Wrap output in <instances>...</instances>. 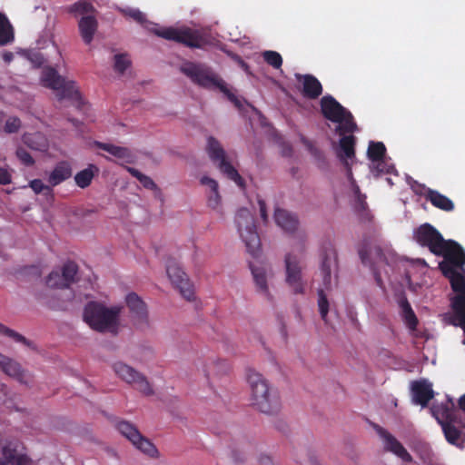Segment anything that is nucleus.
Returning a JSON list of instances; mask_svg holds the SVG:
<instances>
[{
	"label": "nucleus",
	"mask_w": 465,
	"mask_h": 465,
	"mask_svg": "<svg viewBox=\"0 0 465 465\" xmlns=\"http://www.w3.org/2000/svg\"><path fill=\"white\" fill-rule=\"evenodd\" d=\"M127 307L132 316L138 321L147 320V308L143 301L134 292L127 294L125 298Z\"/></svg>",
	"instance_id": "27"
},
{
	"label": "nucleus",
	"mask_w": 465,
	"mask_h": 465,
	"mask_svg": "<svg viewBox=\"0 0 465 465\" xmlns=\"http://www.w3.org/2000/svg\"><path fill=\"white\" fill-rule=\"evenodd\" d=\"M112 369L119 379L132 385L143 395L150 396L153 394V390L147 378L134 367L123 361H116L113 363Z\"/></svg>",
	"instance_id": "10"
},
{
	"label": "nucleus",
	"mask_w": 465,
	"mask_h": 465,
	"mask_svg": "<svg viewBox=\"0 0 465 465\" xmlns=\"http://www.w3.org/2000/svg\"><path fill=\"white\" fill-rule=\"evenodd\" d=\"M374 168L378 173H391L395 170L394 166L387 163L384 159L381 162H374Z\"/></svg>",
	"instance_id": "51"
},
{
	"label": "nucleus",
	"mask_w": 465,
	"mask_h": 465,
	"mask_svg": "<svg viewBox=\"0 0 465 465\" xmlns=\"http://www.w3.org/2000/svg\"><path fill=\"white\" fill-rule=\"evenodd\" d=\"M73 175V167L70 162L63 160L58 162L47 176V183L52 188L70 179Z\"/></svg>",
	"instance_id": "22"
},
{
	"label": "nucleus",
	"mask_w": 465,
	"mask_h": 465,
	"mask_svg": "<svg viewBox=\"0 0 465 465\" xmlns=\"http://www.w3.org/2000/svg\"><path fill=\"white\" fill-rule=\"evenodd\" d=\"M458 405L459 410L465 412V394L459 399Z\"/></svg>",
	"instance_id": "58"
},
{
	"label": "nucleus",
	"mask_w": 465,
	"mask_h": 465,
	"mask_svg": "<svg viewBox=\"0 0 465 465\" xmlns=\"http://www.w3.org/2000/svg\"><path fill=\"white\" fill-rule=\"evenodd\" d=\"M200 182L203 185L207 186L209 189L207 195L208 206L213 209H216L221 203V195L219 193L218 183L208 176H203Z\"/></svg>",
	"instance_id": "30"
},
{
	"label": "nucleus",
	"mask_w": 465,
	"mask_h": 465,
	"mask_svg": "<svg viewBox=\"0 0 465 465\" xmlns=\"http://www.w3.org/2000/svg\"><path fill=\"white\" fill-rule=\"evenodd\" d=\"M207 153L210 159L217 163L220 172L228 179L233 181L239 187H244V180L238 171L226 160L225 151L221 143L214 137L210 136L207 140Z\"/></svg>",
	"instance_id": "9"
},
{
	"label": "nucleus",
	"mask_w": 465,
	"mask_h": 465,
	"mask_svg": "<svg viewBox=\"0 0 465 465\" xmlns=\"http://www.w3.org/2000/svg\"><path fill=\"white\" fill-rule=\"evenodd\" d=\"M14 39V28L6 15L0 12V46L11 44Z\"/></svg>",
	"instance_id": "33"
},
{
	"label": "nucleus",
	"mask_w": 465,
	"mask_h": 465,
	"mask_svg": "<svg viewBox=\"0 0 465 465\" xmlns=\"http://www.w3.org/2000/svg\"><path fill=\"white\" fill-rule=\"evenodd\" d=\"M232 457L233 460L237 463H242L245 460V457L240 455L237 450H233L232 452Z\"/></svg>",
	"instance_id": "57"
},
{
	"label": "nucleus",
	"mask_w": 465,
	"mask_h": 465,
	"mask_svg": "<svg viewBox=\"0 0 465 465\" xmlns=\"http://www.w3.org/2000/svg\"><path fill=\"white\" fill-rule=\"evenodd\" d=\"M5 358H6V356H5V355H4V354L0 353V365L2 364V362H3L4 361H5Z\"/></svg>",
	"instance_id": "63"
},
{
	"label": "nucleus",
	"mask_w": 465,
	"mask_h": 465,
	"mask_svg": "<svg viewBox=\"0 0 465 465\" xmlns=\"http://www.w3.org/2000/svg\"><path fill=\"white\" fill-rule=\"evenodd\" d=\"M13 57H14V54H13V53H11V52H5V53L3 54V59H4L5 62H7V63L11 62V61L13 60Z\"/></svg>",
	"instance_id": "59"
},
{
	"label": "nucleus",
	"mask_w": 465,
	"mask_h": 465,
	"mask_svg": "<svg viewBox=\"0 0 465 465\" xmlns=\"http://www.w3.org/2000/svg\"><path fill=\"white\" fill-rule=\"evenodd\" d=\"M413 238L422 247H426L433 254L440 252L445 242L441 233L431 224L424 223L419 226L413 233Z\"/></svg>",
	"instance_id": "15"
},
{
	"label": "nucleus",
	"mask_w": 465,
	"mask_h": 465,
	"mask_svg": "<svg viewBox=\"0 0 465 465\" xmlns=\"http://www.w3.org/2000/svg\"><path fill=\"white\" fill-rule=\"evenodd\" d=\"M354 194H355V207L356 209L360 211H363L367 207V203L365 201L366 196L362 194L360 191V188L358 185L354 186Z\"/></svg>",
	"instance_id": "50"
},
{
	"label": "nucleus",
	"mask_w": 465,
	"mask_h": 465,
	"mask_svg": "<svg viewBox=\"0 0 465 465\" xmlns=\"http://www.w3.org/2000/svg\"><path fill=\"white\" fill-rule=\"evenodd\" d=\"M132 443L134 446H135L136 449L150 457H156L158 454L156 447L142 434L141 439H135L134 441H132Z\"/></svg>",
	"instance_id": "41"
},
{
	"label": "nucleus",
	"mask_w": 465,
	"mask_h": 465,
	"mask_svg": "<svg viewBox=\"0 0 465 465\" xmlns=\"http://www.w3.org/2000/svg\"><path fill=\"white\" fill-rule=\"evenodd\" d=\"M41 82L45 87L56 92V97L59 101L68 99L76 102L77 107L83 104L82 97L75 85V82L67 81L64 77L61 76L54 67L47 66L43 69Z\"/></svg>",
	"instance_id": "6"
},
{
	"label": "nucleus",
	"mask_w": 465,
	"mask_h": 465,
	"mask_svg": "<svg viewBox=\"0 0 465 465\" xmlns=\"http://www.w3.org/2000/svg\"><path fill=\"white\" fill-rule=\"evenodd\" d=\"M131 64V61L126 54L114 55V70L123 74Z\"/></svg>",
	"instance_id": "48"
},
{
	"label": "nucleus",
	"mask_w": 465,
	"mask_h": 465,
	"mask_svg": "<svg viewBox=\"0 0 465 465\" xmlns=\"http://www.w3.org/2000/svg\"><path fill=\"white\" fill-rule=\"evenodd\" d=\"M446 422H451L454 426L458 427L464 432L465 430V412L462 413L460 410L452 408L450 411V417Z\"/></svg>",
	"instance_id": "45"
},
{
	"label": "nucleus",
	"mask_w": 465,
	"mask_h": 465,
	"mask_svg": "<svg viewBox=\"0 0 465 465\" xmlns=\"http://www.w3.org/2000/svg\"><path fill=\"white\" fill-rule=\"evenodd\" d=\"M285 262V282L295 294L305 292V282L302 280L301 259L292 253H287Z\"/></svg>",
	"instance_id": "13"
},
{
	"label": "nucleus",
	"mask_w": 465,
	"mask_h": 465,
	"mask_svg": "<svg viewBox=\"0 0 465 465\" xmlns=\"http://www.w3.org/2000/svg\"><path fill=\"white\" fill-rule=\"evenodd\" d=\"M259 207H260V213L261 217L263 220V222H266L268 219L267 212H266V204L265 202L262 199L258 200Z\"/></svg>",
	"instance_id": "56"
},
{
	"label": "nucleus",
	"mask_w": 465,
	"mask_h": 465,
	"mask_svg": "<svg viewBox=\"0 0 465 465\" xmlns=\"http://www.w3.org/2000/svg\"><path fill=\"white\" fill-rule=\"evenodd\" d=\"M424 191L423 194L427 201H429L434 207L444 212H451L454 210L453 202L444 194H441L436 190L426 188L422 186Z\"/></svg>",
	"instance_id": "24"
},
{
	"label": "nucleus",
	"mask_w": 465,
	"mask_h": 465,
	"mask_svg": "<svg viewBox=\"0 0 465 465\" xmlns=\"http://www.w3.org/2000/svg\"><path fill=\"white\" fill-rule=\"evenodd\" d=\"M126 171L134 177H135L141 184L150 190H158L156 183L149 176L142 173L140 171L134 167L125 166Z\"/></svg>",
	"instance_id": "42"
},
{
	"label": "nucleus",
	"mask_w": 465,
	"mask_h": 465,
	"mask_svg": "<svg viewBox=\"0 0 465 465\" xmlns=\"http://www.w3.org/2000/svg\"><path fill=\"white\" fill-rule=\"evenodd\" d=\"M2 371L8 375L18 381L21 383L26 382V374L21 365L6 356L5 361L0 365Z\"/></svg>",
	"instance_id": "29"
},
{
	"label": "nucleus",
	"mask_w": 465,
	"mask_h": 465,
	"mask_svg": "<svg viewBox=\"0 0 465 465\" xmlns=\"http://www.w3.org/2000/svg\"><path fill=\"white\" fill-rule=\"evenodd\" d=\"M377 432L383 440L384 448L387 451L392 452L405 462L412 461L411 455L392 434L381 427L377 428Z\"/></svg>",
	"instance_id": "18"
},
{
	"label": "nucleus",
	"mask_w": 465,
	"mask_h": 465,
	"mask_svg": "<svg viewBox=\"0 0 465 465\" xmlns=\"http://www.w3.org/2000/svg\"><path fill=\"white\" fill-rule=\"evenodd\" d=\"M281 332H282V336L284 337V339H286L287 333H286V328L284 325L282 326Z\"/></svg>",
	"instance_id": "61"
},
{
	"label": "nucleus",
	"mask_w": 465,
	"mask_h": 465,
	"mask_svg": "<svg viewBox=\"0 0 465 465\" xmlns=\"http://www.w3.org/2000/svg\"><path fill=\"white\" fill-rule=\"evenodd\" d=\"M399 306L401 311V314L402 320L407 325V327L411 331L416 330L419 321L411 306V303L409 302L406 297H402L399 301Z\"/></svg>",
	"instance_id": "31"
},
{
	"label": "nucleus",
	"mask_w": 465,
	"mask_h": 465,
	"mask_svg": "<svg viewBox=\"0 0 465 465\" xmlns=\"http://www.w3.org/2000/svg\"><path fill=\"white\" fill-rule=\"evenodd\" d=\"M252 392V404L265 414H276L281 409L278 392L270 388L263 376L254 371H250L247 376Z\"/></svg>",
	"instance_id": "3"
},
{
	"label": "nucleus",
	"mask_w": 465,
	"mask_h": 465,
	"mask_svg": "<svg viewBox=\"0 0 465 465\" xmlns=\"http://www.w3.org/2000/svg\"><path fill=\"white\" fill-rule=\"evenodd\" d=\"M78 265L72 261L66 262L60 270L52 271L46 277L45 283L50 288L65 289L76 282Z\"/></svg>",
	"instance_id": "16"
},
{
	"label": "nucleus",
	"mask_w": 465,
	"mask_h": 465,
	"mask_svg": "<svg viewBox=\"0 0 465 465\" xmlns=\"http://www.w3.org/2000/svg\"><path fill=\"white\" fill-rule=\"evenodd\" d=\"M317 303H318L319 312H320L322 320L325 323H328V313L330 311V302L327 298V295L325 294L324 291L322 289L318 290Z\"/></svg>",
	"instance_id": "43"
},
{
	"label": "nucleus",
	"mask_w": 465,
	"mask_h": 465,
	"mask_svg": "<svg viewBox=\"0 0 465 465\" xmlns=\"http://www.w3.org/2000/svg\"><path fill=\"white\" fill-rule=\"evenodd\" d=\"M235 223L248 252L253 257H257L260 252L261 240L251 212L247 208L238 210L235 216Z\"/></svg>",
	"instance_id": "7"
},
{
	"label": "nucleus",
	"mask_w": 465,
	"mask_h": 465,
	"mask_svg": "<svg viewBox=\"0 0 465 465\" xmlns=\"http://www.w3.org/2000/svg\"><path fill=\"white\" fill-rule=\"evenodd\" d=\"M121 312L120 306L106 307L99 302H89L84 306L83 318L91 329L116 335L119 331Z\"/></svg>",
	"instance_id": "2"
},
{
	"label": "nucleus",
	"mask_w": 465,
	"mask_h": 465,
	"mask_svg": "<svg viewBox=\"0 0 465 465\" xmlns=\"http://www.w3.org/2000/svg\"><path fill=\"white\" fill-rule=\"evenodd\" d=\"M29 187L35 194H43L46 198H54V190L50 183L45 184L41 179H34L29 182Z\"/></svg>",
	"instance_id": "39"
},
{
	"label": "nucleus",
	"mask_w": 465,
	"mask_h": 465,
	"mask_svg": "<svg viewBox=\"0 0 465 465\" xmlns=\"http://www.w3.org/2000/svg\"><path fill=\"white\" fill-rule=\"evenodd\" d=\"M0 334L5 335L7 337L12 338L17 342H22L27 346L30 345V342L26 340L25 337L21 335L20 333L15 331L12 329H9L8 327L5 326L4 324L0 323Z\"/></svg>",
	"instance_id": "47"
},
{
	"label": "nucleus",
	"mask_w": 465,
	"mask_h": 465,
	"mask_svg": "<svg viewBox=\"0 0 465 465\" xmlns=\"http://www.w3.org/2000/svg\"><path fill=\"white\" fill-rule=\"evenodd\" d=\"M386 153V147L381 142H370L367 155L368 158L372 162H381L384 159Z\"/></svg>",
	"instance_id": "35"
},
{
	"label": "nucleus",
	"mask_w": 465,
	"mask_h": 465,
	"mask_svg": "<svg viewBox=\"0 0 465 465\" xmlns=\"http://www.w3.org/2000/svg\"><path fill=\"white\" fill-rule=\"evenodd\" d=\"M214 365H222V366H226L227 365V362L225 361H217L216 363H213Z\"/></svg>",
	"instance_id": "62"
},
{
	"label": "nucleus",
	"mask_w": 465,
	"mask_h": 465,
	"mask_svg": "<svg viewBox=\"0 0 465 465\" xmlns=\"http://www.w3.org/2000/svg\"><path fill=\"white\" fill-rule=\"evenodd\" d=\"M321 112L323 117L339 125L336 127V132L343 135L345 134H352L357 129V124L354 121L351 113L343 107L333 96L327 94L322 97Z\"/></svg>",
	"instance_id": "5"
},
{
	"label": "nucleus",
	"mask_w": 465,
	"mask_h": 465,
	"mask_svg": "<svg viewBox=\"0 0 465 465\" xmlns=\"http://www.w3.org/2000/svg\"><path fill=\"white\" fill-rule=\"evenodd\" d=\"M12 183V174L8 169L0 166V184L7 185Z\"/></svg>",
	"instance_id": "54"
},
{
	"label": "nucleus",
	"mask_w": 465,
	"mask_h": 465,
	"mask_svg": "<svg viewBox=\"0 0 465 465\" xmlns=\"http://www.w3.org/2000/svg\"><path fill=\"white\" fill-rule=\"evenodd\" d=\"M66 10L69 14H72L74 16L84 15H89L88 14L93 13L94 6L91 3H89L86 0H80L69 6H67Z\"/></svg>",
	"instance_id": "38"
},
{
	"label": "nucleus",
	"mask_w": 465,
	"mask_h": 465,
	"mask_svg": "<svg viewBox=\"0 0 465 465\" xmlns=\"http://www.w3.org/2000/svg\"><path fill=\"white\" fill-rule=\"evenodd\" d=\"M24 142L35 150H43L46 146L45 140L41 134L25 135Z\"/></svg>",
	"instance_id": "44"
},
{
	"label": "nucleus",
	"mask_w": 465,
	"mask_h": 465,
	"mask_svg": "<svg viewBox=\"0 0 465 465\" xmlns=\"http://www.w3.org/2000/svg\"><path fill=\"white\" fill-rule=\"evenodd\" d=\"M126 14L141 25L146 23L145 15L138 9H130Z\"/></svg>",
	"instance_id": "53"
},
{
	"label": "nucleus",
	"mask_w": 465,
	"mask_h": 465,
	"mask_svg": "<svg viewBox=\"0 0 465 465\" xmlns=\"http://www.w3.org/2000/svg\"><path fill=\"white\" fill-rule=\"evenodd\" d=\"M116 429L123 436L128 439L131 442L134 441L135 439H141L140 431L136 429L135 426H134L132 423L128 421H119L116 424Z\"/></svg>",
	"instance_id": "36"
},
{
	"label": "nucleus",
	"mask_w": 465,
	"mask_h": 465,
	"mask_svg": "<svg viewBox=\"0 0 465 465\" xmlns=\"http://www.w3.org/2000/svg\"><path fill=\"white\" fill-rule=\"evenodd\" d=\"M274 220L276 224L285 232L293 233L298 229V218L284 209H275Z\"/></svg>",
	"instance_id": "25"
},
{
	"label": "nucleus",
	"mask_w": 465,
	"mask_h": 465,
	"mask_svg": "<svg viewBox=\"0 0 465 465\" xmlns=\"http://www.w3.org/2000/svg\"><path fill=\"white\" fill-rule=\"evenodd\" d=\"M166 272L172 284L179 290L181 295L187 301L194 300V288L187 274L173 259L166 263Z\"/></svg>",
	"instance_id": "14"
},
{
	"label": "nucleus",
	"mask_w": 465,
	"mask_h": 465,
	"mask_svg": "<svg viewBox=\"0 0 465 465\" xmlns=\"http://www.w3.org/2000/svg\"><path fill=\"white\" fill-rule=\"evenodd\" d=\"M340 147L346 159L340 154V158L344 162V164L349 167L347 159L355 156V137L353 135H343L340 140Z\"/></svg>",
	"instance_id": "34"
},
{
	"label": "nucleus",
	"mask_w": 465,
	"mask_h": 465,
	"mask_svg": "<svg viewBox=\"0 0 465 465\" xmlns=\"http://www.w3.org/2000/svg\"><path fill=\"white\" fill-rule=\"evenodd\" d=\"M358 253L361 262L368 266L373 273L379 286H381V269L388 265V258L381 246L374 244L370 238H364L358 246Z\"/></svg>",
	"instance_id": "8"
},
{
	"label": "nucleus",
	"mask_w": 465,
	"mask_h": 465,
	"mask_svg": "<svg viewBox=\"0 0 465 465\" xmlns=\"http://www.w3.org/2000/svg\"><path fill=\"white\" fill-rule=\"evenodd\" d=\"M259 465H275L272 457L266 454H261L258 458Z\"/></svg>",
	"instance_id": "55"
},
{
	"label": "nucleus",
	"mask_w": 465,
	"mask_h": 465,
	"mask_svg": "<svg viewBox=\"0 0 465 465\" xmlns=\"http://www.w3.org/2000/svg\"><path fill=\"white\" fill-rule=\"evenodd\" d=\"M194 84L205 89H219L238 109L242 107V101L228 88L226 83L211 67L204 64L187 62L181 68Z\"/></svg>",
	"instance_id": "1"
},
{
	"label": "nucleus",
	"mask_w": 465,
	"mask_h": 465,
	"mask_svg": "<svg viewBox=\"0 0 465 465\" xmlns=\"http://www.w3.org/2000/svg\"><path fill=\"white\" fill-rule=\"evenodd\" d=\"M460 269L442 272L450 283L454 295L450 298L451 314H446L450 324L460 327L465 332V275Z\"/></svg>",
	"instance_id": "4"
},
{
	"label": "nucleus",
	"mask_w": 465,
	"mask_h": 465,
	"mask_svg": "<svg viewBox=\"0 0 465 465\" xmlns=\"http://www.w3.org/2000/svg\"><path fill=\"white\" fill-rule=\"evenodd\" d=\"M25 447L18 440H9L3 447L4 460L0 458V465H27L30 459L24 453Z\"/></svg>",
	"instance_id": "17"
},
{
	"label": "nucleus",
	"mask_w": 465,
	"mask_h": 465,
	"mask_svg": "<svg viewBox=\"0 0 465 465\" xmlns=\"http://www.w3.org/2000/svg\"><path fill=\"white\" fill-rule=\"evenodd\" d=\"M35 58L34 62L36 63L38 66L42 65L44 63V57L40 54H37L35 55Z\"/></svg>",
	"instance_id": "60"
},
{
	"label": "nucleus",
	"mask_w": 465,
	"mask_h": 465,
	"mask_svg": "<svg viewBox=\"0 0 465 465\" xmlns=\"http://www.w3.org/2000/svg\"><path fill=\"white\" fill-rule=\"evenodd\" d=\"M95 146L102 149L117 159L124 160L126 163H134L135 161L134 155L127 147L117 146L112 143L95 142Z\"/></svg>",
	"instance_id": "28"
},
{
	"label": "nucleus",
	"mask_w": 465,
	"mask_h": 465,
	"mask_svg": "<svg viewBox=\"0 0 465 465\" xmlns=\"http://www.w3.org/2000/svg\"><path fill=\"white\" fill-rule=\"evenodd\" d=\"M69 121H71L74 124V125H75V126H78V124H79V121H77L75 119H69Z\"/></svg>",
	"instance_id": "64"
},
{
	"label": "nucleus",
	"mask_w": 465,
	"mask_h": 465,
	"mask_svg": "<svg viewBox=\"0 0 465 465\" xmlns=\"http://www.w3.org/2000/svg\"><path fill=\"white\" fill-rule=\"evenodd\" d=\"M250 269L253 277L256 290L266 301L272 302L273 297L270 292L267 282V269L262 265H254L250 263Z\"/></svg>",
	"instance_id": "21"
},
{
	"label": "nucleus",
	"mask_w": 465,
	"mask_h": 465,
	"mask_svg": "<svg viewBox=\"0 0 465 465\" xmlns=\"http://www.w3.org/2000/svg\"><path fill=\"white\" fill-rule=\"evenodd\" d=\"M412 401L415 404L426 407L434 397L432 386L426 380L415 381L411 383Z\"/></svg>",
	"instance_id": "20"
},
{
	"label": "nucleus",
	"mask_w": 465,
	"mask_h": 465,
	"mask_svg": "<svg viewBox=\"0 0 465 465\" xmlns=\"http://www.w3.org/2000/svg\"><path fill=\"white\" fill-rule=\"evenodd\" d=\"M264 61L275 69L281 68L282 64V57L276 51H265L262 54Z\"/></svg>",
	"instance_id": "46"
},
{
	"label": "nucleus",
	"mask_w": 465,
	"mask_h": 465,
	"mask_svg": "<svg viewBox=\"0 0 465 465\" xmlns=\"http://www.w3.org/2000/svg\"><path fill=\"white\" fill-rule=\"evenodd\" d=\"M16 157L19 159V161L25 166H33L35 164V160L30 154V153L23 148L18 147L15 152Z\"/></svg>",
	"instance_id": "49"
},
{
	"label": "nucleus",
	"mask_w": 465,
	"mask_h": 465,
	"mask_svg": "<svg viewBox=\"0 0 465 465\" xmlns=\"http://www.w3.org/2000/svg\"><path fill=\"white\" fill-rule=\"evenodd\" d=\"M156 35L166 40H171L183 44L192 48H201L205 44L204 38L197 30L188 27L177 29L173 27H165L161 29H151Z\"/></svg>",
	"instance_id": "11"
},
{
	"label": "nucleus",
	"mask_w": 465,
	"mask_h": 465,
	"mask_svg": "<svg viewBox=\"0 0 465 465\" xmlns=\"http://www.w3.org/2000/svg\"><path fill=\"white\" fill-rule=\"evenodd\" d=\"M296 78L302 84V94L305 98L314 100L322 94V85L314 75L298 74Z\"/></svg>",
	"instance_id": "23"
},
{
	"label": "nucleus",
	"mask_w": 465,
	"mask_h": 465,
	"mask_svg": "<svg viewBox=\"0 0 465 465\" xmlns=\"http://www.w3.org/2000/svg\"><path fill=\"white\" fill-rule=\"evenodd\" d=\"M80 35L85 45H90L98 28L94 15H84L78 22Z\"/></svg>",
	"instance_id": "26"
},
{
	"label": "nucleus",
	"mask_w": 465,
	"mask_h": 465,
	"mask_svg": "<svg viewBox=\"0 0 465 465\" xmlns=\"http://www.w3.org/2000/svg\"><path fill=\"white\" fill-rule=\"evenodd\" d=\"M441 428L447 441L453 445L457 444L463 431L451 422H443Z\"/></svg>",
	"instance_id": "40"
},
{
	"label": "nucleus",
	"mask_w": 465,
	"mask_h": 465,
	"mask_svg": "<svg viewBox=\"0 0 465 465\" xmlns=\"http://www.w3.org/2000/svg\"><path fill=\"white\" fill-rule=\"evenodd\" d=\"M436 256L443 257V260L439 263L441 272L463 269L465 265V251L454 240H446Z\"/></svg>",
	"instance_id": "12"
},
{
	"label": "nucleus",
	"mask_w": 465,
	"mask_h": 465,
	"mask_svg": "<svg viewBox=\"0 0 465 465\" xmlns=\"http://www.w3.org/2000/svg\"><path fill=\"white\" fill-rule=\"evenodd\" d=\"M337 267V252L335 249L330 245L325 248L322 255L321 272L322 274V282L325 288L329 289L331 282V272Z\"/></svg>",
	"instance_id": "19"
},
{
	"label": "nucleus",
	"mask_w": 465,
	"mask_h": 465,
	"mask_svg": "<svg viewBox=\"0 0 465 465\" xmlns=\"http://www.w3.org/2000/svg\"><path fill=\"white\" fill-rule=\"evenodd\" d=\"M452 408H454V404L452 401H450V406L448 404L433 405L430 408V411L433 417L441 426L442 423L447 421L449 417H450V411H452Z\"/></svg>",
	"instance_id": "37"
},
{
	"label": "nucleus",
	"mask_w": 465,
	"mask_h": 465,
	"mask_svg": "<svg viewBox=\"0 0 465 465\" xmlns=\"http://www.w3.org/2000/svg\"><path fill=\"white\" fill-rule=\"evenodd\" d=\"M21 122L18 118L8 119L5 125V130L7 133H15L20 128Z\"/></svg>",
	"instance_id": "52"
},
{
	"label": "nucleus",
	"mask_w": 465,
	"mask_h": 465,
	"mask_svg": "<svg viewBox=\"0 0 465 465\" xmlns=\"http://www.w3.org/2000/svg\"><path fill=\"white\" fill-rule=\"evenodd\" d=\"M98 173L99 168L96 165L93 163L88 164V166L85 169L78 172L74 175L75 184L81 189L87 188L92 183V181L95 174H97Z\"/></svg>",
	"instance_id": "32"
}]
</instances>
